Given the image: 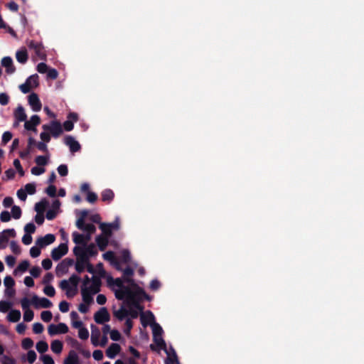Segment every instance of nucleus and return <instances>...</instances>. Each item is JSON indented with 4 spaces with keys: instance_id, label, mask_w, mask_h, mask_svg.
<instances>
[{
    "instance_id": "obj_1",
    "label": "nucleus",
    "mask_w": 364,
    "mask_h": 364,
    "mask_svg": "<svg viewBox=\"0 0 364 364\" xmlns=\"http://www.w3.org/2000/svg\"><path fill=\"white\" fill-rule=\"evenodd\" d=\"M125 282L129 284L133 289L129 287L124 288V291H115V297L118 300L125 299L128 306L134 304V302L141 301L143 299L147 301L151 300L150 296L148 295L141 287L136 284L134 279L126 278Z\"/></svg>"
},
{
    "instance_id": "obj_2",
    "label": "nucleus",
    "mask_w": 364,
    "mask_h": 364,
    "mask_svg": "<svg viewBox=\"0 0 364 364\" xmlns=\"http://www.w3.org/2000/svg\"><path fill=\"white\" fill-rule=\"evenodd\" d=\"M42 128L44 131L48 132L54 138L59 137L63 132L60 122L57 120L51 121L50 124H43Z\"/></svg>"
},
{
    "instance_id": "obj_3",
    "label": "nucleus",
    "mask_w": 364,
    "mask_h": 364,
    "mask_svg": "<svg viewBox=\"0 0 364 364\" xmlns=\"http://www.w3.org/2000/svg\"><path fill=\"white\" fill-rule=\"evenodd\" d=\"M31 304V301L27 297H24L21 300V305L24 311L23 320L26 322L31 321L34 317L33 311L29 309Z\"/></svg>"
},
{
    "instance_id": "obj_4",
    "label": "nucleus",
    "mask_w": 364,
    "mask_h": 364,
    "mask_svg": "<svg viewBox=\"0 0 364 364\" xmlns=\"http://www.w3.org/2000/svg\"><path fill=\"white\" fill-rule=\"evenodd\" d=\"M28 46L30 49L34 50L36 55L41 60L46 59V53L44 47L41 43L31 40L28 43Z\"/></svg>"
},
{
    "instance_id": "obj_5",
    "label": "nucleus",
    "mask_w": 364,
    "mask_h": 364,
    "mask_svg": "<svg viewBox=\"0 0 364 364\" xmlns=\"http://www.w3.org/2000/svg\"><path fill=\"white\" fill-rule=\"evenodd\" d=\"M31 304L33 305V306L36 309H38L39 307L48 309L50 308L53 306L52 302L48 299L47 298L43 297L39 298L37 295H33L31 298V300H30Z\"/></svg>"
},
{
    "instance_id": "obj_6",
    "label": "nucleus",
    "mask_w": 364,
    "mask_h": 364,
    "mask_svg": "<svg viewBox=\"0 0 364 364\" xmlns=\"http://www.w3.org/2000/svg\"><path fill=\"white\" fill-rule=\"evenodd\" d=\"M68 252V247L67 243H61L51 251V257L54 261H58L65 255Z\"/></svg>"
},
{
    "instance_id": "obj_7",
    "label": "nucleus",
    "mask_w": 364,
    "mask_h": 364,
    "mask_svg": "<svg viewBox=\"0 0 364 364\" xmlns=\"http://www.w3.org/2000/svg\"><path fill=\"white\" fill-rule=\"evenodd\" d=\"M68 331V326L64 323H59L57 325L50 324L48 328V334L51 336L60 333H66Z\"/></svg>"
},
{
    "instance_id": "obj_8",
    "label": "nucleus",
    "mask_w": 364,
    "mask_h": 364,
    "mask_svg": "<svg viewBox=\"0 0 364 364\" xmlns=\"http://www.w3.org/2000/svg\"><path fill=\"white\" fill-rule=\"evenodd\" d=\"M95 321L98 324H103L110 319L109 314L105 307H102L94 314Z\"/></svg>"
},
{
    "instance_id": "obj_9",
    "label": "nucleus",
    "mask_w": 364,
    "mask_h": 364,
    "mask_svg": "<svg viewBox=\"0 0 364 364\" xmlns=\"http://www.w3.org/2000/svg\"><path fill=\"white\" fill-rule=\"evenodd\" d=\"M59 287L62 290L65 291L68 298H73L77 294V288L72 287L66 279L62 280L59 284Z\"/></svg>"
},
{
    "instance_id": "obj_10",
    "label": "nucleus",
    "mask_w": 364,
    "mask_h": 364,
    "mask_svg": "<svg viewBox=\"0 0 364 364\" xmlns=\"http://www.w3.org/2000/svg\"><path fill=\"white\" fill-rule=\"evenodd\" d=\"M74 263V260L70 258H65L62 260L56 267V274L59 275L65 274L68 271L69 267L72 266Z\"/></svg>"
},
{
    "instance_id": "obj_11",
    "label": "nucleus",
    "mask_w": 364,
    "mask_h": 364,
    "mask_svg": "<svg viewBox=\"0 0 364 364\" xmlns=\"http://www.w3.org/2000/svg\"><path fill=\"white\" fill-rule=\"evenodd\" d=\"M55 240V236L53 234H47L44 237L38 238L36 241V244L39 247H44L45 246L49 245L53 243Z\"/></svg>"
},
{
    "instance_id": "obj_12",
    "label": "nucleus",
    "mask_w": 364,
    "mask_h": 364,
    "mask_svg": "<svg viewBox=\"0 0 364 364\" xmlns=\"http://www.w3.org/2000/svg\"><path fill=\"white\" fill-rule=\"evenodd\" d=\"M28 103L34 112L41 109L42 105L37 94L33 92L28 97Z\"/></svg>"
},
{
    "instance_id": "obj_13",
    "label": "nucleus",
    "mask_w": 364,
    "mask_h": 364,
    "mask_svg": "<svg viewBox=\"0 0 364 364\" xmlns=\"http://www.w3.org/2000/svg\"><path fill=\"white\" fill-rule=\"evenodd\" d=\"M41 123V118L38 115L34 114L33 115L29 121L25 122L24 127L26 130L28 131H36V127L40 124Z\"/></svg>"
},
{
    "instance_id": "obj_14",
    "label": "nucleus",
    "mask_w": 364,
    "mask_h": 364,
    "mask_svg": "<svg viewBox=\"0 0 364 364\" xmlns=\"http://www.w3.org/2000/svg\"><path fill=\"white\" fill-rule=\"evenodd\" d=\"M64 142L69 146L72 153H75L80 150V144L72 136H66L65 137Z\"/></svg>"
},
{
    "instance_id": "obj_15",
    "label": "nucleus",
    "mask_w": 364,
    "mask_h": 364,
    "mask_svg": "<svg viewBox=\"0 0 364 364\" xmlns=\"http://www.w3.org/2000/svg\"><path fill=\"white\" fill-rule=\"evenodd\" d=\"M154 342L156 346L151 344L150 348L153 351H157L159 350H164L166 353H168L166 350V344L165 341L163 339L161 336L154 337L153 338Z\"/></svg>"
},
{
    "instance_id": "obj_16",
    "label": "nucleus",
    "mask_w": 364,
    "mask_h": 364,
    "mask_svg": "<svg viewBox=\"0 0 364 364\" xmlns=\"http://www.w3.org/2000/svg\"><path fill=\"white\" fill-rule=\"evenodd\" d=\"M1 66L6 68L8 74H13L16 71V67L14 65L13 60L9 56L4 57L1 60Z\"/></svg>"
},
{
    "instance_id": "obj_17",
    "label": "nucleus",
    "mask_w": 364,
    "mask_h": 364,
    "mask_svg": "<svg viewBox=\"0 0 364 364\" xmlns=\"http://www.w3.org/2000/svg\"><path fill=\"white\" fill-rule=\"evenodd\" d=\"M95 294H92V291H89L87 287H81V295L84 303L87 304H92L93 302V295Z\"/></svg>"
},
{
    "instance_id": "obj_18",
    "label": "nucleus",
    "mask_w": 364,
    "mask_h": 364,
    "mask_svg": "<svg viewBox=\"0 0 364 364\" xmlns=\"http://www.w3.org/2000/svg\"><path fill=\"white\" fill-rule=\"evenodd\" d=\"M120 350L121 347L118 343H112L106 350V355L108 358L113 359L120 352Z\"/></svg>"
},
{
    "instance_id": "obj_19",
    "label": "nucleus",
    "mask_w": 364,
    "mask_h": 364,
    "mask_svg": "<svg viewBox=\"0 0 364 364\" xmlns=\"http://www.w3.org/2000/svg\"><path fill=\"white\" fill-rule=\"evenodd\" d=\"M102 284V282L100 277L96 276H93L92 277V284L87 287L89 291H92V294H97L100 291V287Z\"/></svg>"
},
{
    "instance_id": "obj_20",
    "label": "nucleus",
    "mask_w": 364,
    "mask_h": 364,
    "mask_svg": "<svg viewBox=\"0 0 364 364\" xmlns=\"http://www.w3.org/2000/svg\"><path fill=\"white\" fill-rule=\"evenodd\" d=\"M91 343L94 346H99V339L101 336V332L100 329L95 326V325H91Z\"/></svg>"
},
{
    "instance_id": "obj_21",
    "label": "nucleus",
    "mask_w": 364,
    "mask_h": 364,
    "mask_svg": "<svg viewBox=\"0 0 364 364\" xmlns=\"http://www.w3.org/2000/svg\"><path fill=\"white\" fill-rule=\"evenodd\" d=\"M154 316L150 311H147L146 314L141 313L140 316L141 323L144 327L150 323H154Z\"/></svg>"
},
{
    "instance_id": "obj_22",
    "label": "nucleus",
    "mask_w": 364,
    "mask_h": 364,
    "mask_svg": "<svg viewBox=\"0 0 364 364\" xmlns=\"http://www.w3.org/2000/svg\"><path fill=\"white\" fill-rule=\"evenodd\" d=\"M14 114L16 121L26 122L27 116L24 108L21 105L18 106V107L14 111Z\"/></svg>"
},
{
    "instance_id": "obj_23",
    "label": "nucleus",
    "mask_w": 364,
    "mask_h": 364,
    "mask_svg": "<svg viewBox=\"0 0 364 364\" xmlns=\"http://www.w3.org/2000/svg\"><path fill=\"white\" fill-rule=\"evenodd\" d=\"M128 309H127L124 305H122L117 310L113 311L114 316L119 321H122L127 317Z\"/></svg>"
},
{
    "instance_id": "obj_24",
    "label": "nucleus",
    "mask_w": 364,
    "mask_h": 364,
    "mask_svg": "<svg viewBox=\"0 0 364 364\" xmlns=\"http://www.w3.org/2000/svg\"><path fill=\"white\" fill-rule=\"evenodd\" d=\"M16 58L17 61L21 64H24L28 59L27 50L25 48L18 50L16 53Z\"/></svg>"
},
{
    "instance_id": "obj_25",
    "label": "nucleus",
    "mask_w": 364,
    "mask_h": 364,
    "mask_svg": "<svg viewBox=\"0 0 364 364\" xmlns=\"http://www.w3.org/2000/svg\"><path fill=\"white\" fill-rule=\"evenodd\" d=\"M103 259L107 261H109L112 263L115 264L116 269L119 271H122V268L120 267L119 264L116 260L115 255L114 252L112 251H107L102 255Z\"/></svg>"
},
{
    "instance_id": "obj_26",
    "label": "nucleus",
    "mask_w": 364,
    "mask_h": 364,
    "mask_svg": "<svg viewBox=\"0 0 364 364\" xmlns=\"http://www.w3.org/2000/svg\"><path fill=\"white\" fill-rule=\"evenodd\" d=\"M107 282H108V284L110 286L114 284V285L117 286V287H119V289H117V291H124V288L129 287L128 286H125L124 284L123 280L120 278H117V279H114L112 277H109L107 279Z\"/></svg>"
},
{
    "instance_id": "obj_27",
    "label": "nucleus",
    "mask_w": 364,
    "mask_h": 364,
    "mask_svg": "<svg viewBox=\"0 0 364 364\" xmlns=\"http://www.w3.org/2000/svg\"><path fill=\"white\" fill-rule=\"evenodd\" d=\"M96 243L101 251H104L109 243V238L103 235H99L96 237Z\"/></svg>"
},
{
    "instance_id": "obj_28",
    "label": "nucleus",
    "mask_w": 364,
    "mask_h": 364,
    "mask_svg": "<svg viewBox=\"0 0 364 364\" xmlns=\"http://www.w3.org/2000/svg\"><path fill=\"white\" fill-rule=\"evenodd\" d=\"M48 206V201L43 198L40 202L35 204V210L37 213L44 214L46 208Z\"/></svg>"
},
{
    "instance_id": "obj_29",
    "label": "nucleus",
    "mask_w": 364,
    "mask_h": 364,
    "mask_svg": "<svg viewBox=\"0 0 364 364\" xmlns=\"http://www.w3.org/2000/svg\"><path fill=\"white\" fill-rule=\"evenodd\" d=\"M88 258L86 257H80L77 258V261L75 263V269L78 273H82L84 272L85 269V265L87 263Z\"/></svg>"
},
{
    "instance_id": "obj_30",
    "label": "nucleus",
    "mask_w": 364,
    "mask_h": 364,
    "mask_svg": "<svg viewBox=\"0 0 364 364\" xmlns=\"http://www.w3.org/2000/svg\"><path fill=\"white\" fill-rule=\"evenodd\" d=\"M21 318V311L17 309H12L7 316V319L10 322H18Z\"/></svg>"
},
{
    "instance_id": "obj_31",
    "label": "nucleus",
    "mask_w": 364,
    "mask_h": 364,
    "mask_svg": "<svg viewBox=\"0 0 364 364\" xmlns=\"http://www.w3.org/2000/svg\"><path fill=\"white\" fill-rule=\"evenodd\" d=\"M79 359L74 350H70L68 356L65 359L63 364H78Z\"/></svg>"
},
{
    "instance_id": "obj_32",
    "label": "nucleus",
    "mask_w": 364,
    "mask_h": 364,
    "mask_svg": "<svg viewBox=\"0 0 364 364\" xmlns=\"http://www.w3.org/2000/svg\"><path fill=\"white\" fill-rule=\"evenodd\" d=\"M101 197L102 201L110 203L114 197V193L111 189H105L102 192Z\"/></svg>"
},
{
    "instance_id": "obj_33",
    "label": "nucleus",
    "mask_w": 364,
    "mask_h": 364,
    "mask_svg": "<svg viewBox=\"0 0 364 364\" xmlns=\"http://www.w3.org/2000/svg\"><path fill=\"white\" fill-rule=\"evenodd\" d=\"M63 347V343L59 340H54L52 341L50 348L55 353H60Z\"/></svg>"
},
{
    "instance_id": "obj_34",
    "label": "nucleus",
    "mask_w": 364,
    "mask_h": 364,
    "mask_svg": "<svg viewBox=\"0 0 364 364\" xmlns=\"http://www.w3.org/2000/svg\"><path fill=\"white\" fill-rule=\"evenodd\" d=\"M73 242L76 244V245H81L82 246H86V244H85V235H82V234H80L77 232H73Z\"/></svg>"
},
{
    "instance_id": "obj_35",
    "label": "nucleus",
    "mask_w": 364,
    "mask_h": 364,
    "mask_svg": "<svg viewBox=\"0 0 364 364\" xmlns=\"http://www.w3.org/2000/svg\"><path fill=\"white\" fill-rule=\"evenodd\" d=\"M73 253L75 254V256H77V258H80L81 257H86V258H88V255H86L85 254V247H79V246H75L74 248H73Z\"/></svg>"
},
{
    "instance_id": "obj_36",
    "label": "nucleus",
    "mask_w": 364,
    "mask_h": 364,
    "mask_svg": "<svg viewBox=\"0 0 364 364\" xmlns=\"http://www.w3.org/2000/svg\"><path fill=\"white\" fill-rule=\"evenodd\" d=\"M85 247V254L89 257H93L97 255V250L95 247V245L93 243L90 245H86Z\"/></svg>"
},
{
    "instance_id": "obj_37",
    "label": "nucleus",
    "mask_w": 364,
    "mask_h": 364,
    "mask_svg": "<svg viewBox=\"0 0 364 364\" xmlns=\"http://www.w3.org/2000/svg\"><path fill=\"white\" fill-rule=\"evenodd\" d=\"M110 226L111 225H109V224L107 223L100 224V228L102 230V233L104 234V237H107V238L111 237L112 230Z\"/></svg>"
},
{
    "instance_id": "obj_38",
    "label": "nucleus",
    "mask_w": 364,
    "mask_h": 364,
    "mask_svg": "<svg viewBox=\"0 0 364 364\" xmlns=\"http://www.w3.org/2000/svg\"><path fill=\"white\" fill-rule=\"evenodd\" d=\"M36 348L38 353H43L48 350V345L46 341H40L36 343Z\"/></svg>"
},
{
    "instance_id": "obj_39",
    "label": "nucleus",
    "mask_w": 364,
    "mask_h": 364,
    "mask_svg": "<svg viewBox=\"0 0 364 364\" xmlns=\"http://www.w3.org/2000/svg\"><path fill=\"white\" fill-rule=\"evenodd\" d=\"M152 330H153V338L162 336L163 329L159 323H154L153 326H152Z\"/></svg>"
},
{
    "instance_id": "obj_40",
    "label": "nucleus",
    "mask_w": 364,
    "mask_h": 364,
    "mask_svg": "<svg viewBox=\"0 0 364 364\" xmlns=\"http://www.w3.org/2000/svg\"><path fill=\"white\" fill-rule=\"evenodd\" d=\"M38 78V75L34 74L28 77L26 81L31 85V87H36L39 85Z\"/></svg>"
},
{
    "instance_id": "obj_41",
    "label": "nucleus",
    "mask_w": 364,
    "mask_h": 364,
    "mask_svg": "<svg viewBox=\"0 0 364 364\" xmlns=\"http://www.w3.org/2000/svg\"><path fill=\"white\" fill-rule=\"evenodd\" d=\"M80 280V278L77 275L73 274L70 277L69 279L67 281L69 282V284H70L72 287L77 288Z\"/></svg>"
},
{
    "instance_id": "obj_42",
    "label": "nucleus",
    "mask_w": 364,
    "mask_h": 364,
    "mask_svg": "<svg viewBox=\"0 0 364 364\" xmlns=\"http://www.w3.org/2000/svg\"><path fill=\"white\" fill-rule=\"evenodd\" d=\"M48 158L44 156H38L35 159V162L38 166H46L48 164Z\"/></svg>"
},
{
    "instance_id": "obj_43",
    "label": "nucleus",
    "mask_w": 364,
    "mask_h": 364,
    "mask_svg": "<svg viewBox=\"0 0 364 364\" xmlns=\"http://www.w3.org/2000/svg\"><path fill=\"white\" fill-rule=\"evenodd\" d=\"M12 217L14 219H19L21 216V209L19 206L14 205L11 208Z\"/></svg>"
},
{
    "instance_id": "obj_44",
    "label": "nucleus",
    "mask_w": 364,
    "mask_h": 364,
    "mask_svg": "<svg viewBox=\"0 0 364 364\" xmlns=\"http://www.w3.org/2000/svg\"><path fill=\"white\" fill-rule=\"evenodd\" d=\"M173 350V356L172 357H167V358L165 360V364H180L178 360V358H177V355L176 353V352L174 351V350L172 348Z\"/></svg>"
},
{
    "instance_id": "obj_45",
    "label": "nucleus",
    "mask_w": 364,
    "mask_h": 364,
    "mask_svg": "<svg viewBox=\"0 0 364 364\" xmlns=\"http://www.w3.org/2000/svg\"><path fill=\"white\" fill-rule=\"evenodd\" d=\"M29 266V262L28 260H23L18 265L17 268L15 269V272H26L28 269Z\"/></svg>"
},
{
    "instance_id": "obj_46",
    "label": "nucleus",
    "mask_w": 364,
    "mask_h": 364,
    "mask_svg": "<svg viewBox=\"0 0 364 364\" xmlns=\"http://www.w3.org/2000/svg\"><path fill=\"white\" fill-rule=\"evenodd\" d=\"M4 285L7 289H14L15 281L11 276H6L4 280Z\"/></svg>"
},
{
    "instance_id": "obj_47",
    "label": "nucleus",
    "mask_w": 364,
    "mask_h": 364,
    "mask_svg": "<svg viewBox=\"0 0 364 364\" xmlns=\"http://www.w3.org/2000/svg\"><path fill=\"white\" fill-rule=\"evenodd\" d=\"M11 307V304L6 301H0V311L2 313L7 312Z\"/></svg>"
},
{
    "instance_id": "obj_48",
    "label": "nucleus",
    "mask_w": 364,
    "mask_h": 364,
    "mask_svg": "<svg viewBox=\"0 0 364 364\" xmlns=\"http://www.w3.org/2000/svg\"><path fill=\"white\" fill-rule=\"evenodd\" d=\"M43 292L48 296L53 297L55 294V288L52 285H47L43 289Z\"/></svg>"
},
{
    "instance_id": "obj_49",
    "label": "nucleus",
    "mask_w": 364,
    "mask_h": 364,
    "mask_svg": "<svg viewBox=\"0 0 364 364\" xmlns=\"http://www.w3.org/2000/svg\"><path fill=\"white\" fill-rule=\"evenodd\" d=\"M22 348L27 350L33 347V341L30 338H26L23 339L21 343Z\"/></svg>"
},
{
    "instance_id": "obj_50",
    "label": "nucleus",
    "mask_w": 364,
    "mask_h": 364,
    "mask_svg": "<svg viewBox=\"0 0 364 364\" xmlns=\"http://www.w3.org/2000/svg\"><path fill=\"white\" fill-rule=\"evenodd\" d=\"M9 242L8 235H5V234L0 233V249L4 250L6 247L7 243Z\"/></svg>"
},
{
    "instance_id": "obj_51",
    "label": "nucleus",
    "mask_w": 364,
    "mask_h": 364,
    "mask_svg": "<svg viewBox=\"0 0 364 364\" xmlns=\"http://www.w3.org/2000/svg\"><path fill=\"white\" fill-rule=\"evenodd\" d=\"M41 317L44 322H50L52 319L53 314L50 311H44L41 312Z\"/></svg>"
},
{
    "instance_id": "obj_52",
    "label": "nucleus",
    "mask_w": 364,
    "mask_h": 364,
    "mask_svg": "<svg viewBox=\"0 0 364 364\" xmlns=\"http://www.w3.org/2000/svg\"><path fill=\"white\" fill-rule=\"evenodd\" d=\"M78 336L82 340H86L89 337V331L86 328H81L78 331Z\"/></svg>"
},
{
    "instance_id": "obj_53",
    "label": "nucleus",
    "mask_w": 364,
    "mask_h": 364,
    "mask_svg": "<svg viewBox=\"0 0 364 364\" xmlns=\"http://www.w3.org/2000/svg\"><path fill=\"white\" fill-rule=\"evenodd\" d=\"M25 191L27 194L33 195L36 193V188L35 183H27L25 186Z\"/></svg>"
},
{
    "instance_id": "obj_54",
    "label": "nucleus",
    "mask_w": 364,
    "mask_h": 364,
    "mask_svg": "<svg viewBox=\"0 0 364 364\" xmlns=\"http://www.w3.org/2000/svg\"><path fill=\"white\" fill-rule=\"evenodd\" d=\"M14 167L16 168L17 171L18 172L19 175L21 176H23L24 174H25V172L21 165V162L20 161L16 159H14Z\"/></svg>"
},
{
    "instance_id": "obj_55",
    "label": "nucleus",
    "mask_w": 364,
    "mask_h": 364,
    "mask_svg": "<svg viewBox=\"0 0 364 364\" xmlns=\"http://www.w3.org/2000/svg\"><path fill=\"white\" fill-rule=\"evenodd\" d=\"M36 226L33 223H27L24 227V231L26 234H32L36 231Z\"/></svg>"
},
{
    "instance_id": "obj_56",
    "label": "nucleus",
    "mask_w": 364,
    "mask_h": 364,
    "mask_svg": "<svg viewBox=\"0 0 364 364\" xmlns=\"http://www.w3.org/2000/svg\"><path fill=\"white\" fill-rule=\"evenodd\" d=\"M58 172L61 176H66L68 174V168L67 165L61 164L58 167Z\"/></svg>"
},
{
    "instance_id": "obj_57",
    "label": "nucleus",
    "mask_w": 364,
    "mask_h": 364,
    "mask_svg": "<svg viewBox=\"0 0 364 364\" xmlns=\"http://www.w3.org/2000/svg\"><path fill=\"white\" fill-rule=\"evenodd\" d=\"M97 195L95 193L90 191L87 193L86 200L90 203H94L97 201Z\"/></svg>"
},
{
    "instance_id": "obj_58",
    "label": "nucleus",
    "mask_w": 364,
    "mask_h": 364,
    "mask_svg": "<svg viewBox=\"0 0 364 364\" xmlns=\"http://www.w3.org/2000/svg\"><path fill=\"white\" fill-rule=\"evenodd\" d=\"M121 257L123 262L128 263L131 260V255L129 251L127 250H124L122 252Z\"/></svg>"
},
{
    "instance_id": "obj_59",
    "label": "nucleus",
    "mask_w": 364,
    "mask_h": 364,
    "mask_svg": "<svg viewBox=\"0 0 364 364\" xmlns=\"http://www.w3.org/2000/svg\"><path fill=\"white\" fill-rule=\"evenodd\" d=\"M44 327L41 323H35L33 325V331L36 334H40L43 331Z\"/></svg>"
},
{
    "instance_id": "obj_60",
    "label": "nucleus",
    "mask_w": 364,
    "mask_h": 364,
    "mask_svg": "<svg viewBox=\"0 0 364 364\" xmlns=\"http://www.w3.org/2000/svg\"><path fill=\"white\" fill-rule=\"evenodd\" d=\"M133 328V322L131 318H127L125 321V329H124V333L126 335H129L130 331L132 328Z\"/></svg>"
},
{
    "instance_id": "obj_61",
    "label": "nucleus",
    "mask_w": 364,
    "mask_h": 364,
    "mask_svg": "<svg viewBox=\"0 0 364 364\" xmlns=\"http://www.w3.org/2000/svg\"><path fill=\"white\" fill-rule=\"evenodd\" d=\"M58 76V73L55 68H49L47 72V77L51 80H55Z\"/></svg>"
},
{
    "instance_id": "obj_62",
    "label": "nucleus",
    "mask_w": 364,
    "mask_h": 364,
    "mask_svg": "<svg viewBox=\"0 0 364 364\" xmlns=\"http://www.w3.org/2000/svg\"><path fill=\"white\" fill-rule=\"evenodd\" d=\"M10 247L11 251L16 254L19 255L21 253V248L16 241H11L10 243Z\"/></svg>"
},
{
    "instance_id": "obj_63",
    "label": "nucleus",
    "mask_w": 364,
    "mask_h": 364,
    "mask_svg": "<svg viewBox=\"0 0 364 364\" xmlns=\"http://www.w3.org/2000/svg\"><path fill=\"white\" fill-rule=\"evenodd\" d=\"M11 218V214L7 210H4L0 214V220L4 223L9 222Z\"/></svg>"
},
{
    "instance_id": "obj_64",
    "label": "nucleus",
    "mask_w": 364,
    "mask_h": 364,
    "mask_svg": "<svg viewBox=\"0 0 364 364\" xmlns=\"http://www.w3.org/2000/svg\"><path fill=\"white\" fill-rule=\"evenodd\" d=\"M43 364H55L53 358L49 355H43L41 357Z\"/></svg>"
}]
</instances>
